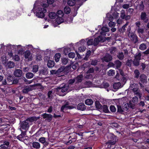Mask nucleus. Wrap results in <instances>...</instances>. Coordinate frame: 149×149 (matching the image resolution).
<instances>
[{
  "label": "nucleus",
  "mask_w": 149,
  "mask_h": 149,
  "mask_svg": "<svg viewBox=\"0 0 149 149\" xmlns=\"http://www.w3.org/2000/svg\"><path fill=\"white\" fill-rule=\"evenodd\" d=\"M14 78L15 77L11 75L6 76L5 79L2 81L0 86H6V85H12V82Z\"/></svg>",
  "instance_id": "f257e3e1"
},
{
  "label": "nucleus",
  "mask_w": 149,
  "mask_h": 149,
  "mask_svg": "<svg viewBox=\"0 0 149 149\" xmlns=\"http://www.w3.org/2000/svg\"><path fill=\"white\" fill-rule=\"evenodd\" d=\"M44 8L43 6L41 7H38L37 8L36 10V16L39 18H43L45 16V13L47 12V9L45 8V5L46 6V4L44 3L43 4Z\"/></svg>",
  "instance_id": "f03ea898"
},
{
  "label": "nucleus",
  "mask_w": 149,
  "mask_h": 149,
  "mask_svg": "<svg viewBox=\"0 0 149 149\" xmlns=\"http://www.w3.org/2000/svg\"><path fill=\"white\" fill-rule=\"evenodd\" d=\"M10 125L8 124L1 125L0 126V134L2 136H7L8 134V131Z\"/></svg>",
  "instance_id": "7ed1b4c3"
},
{
  "label": "nucleus",
  "mask_w": 149,
  "mask_h": 149,
  "mask_svg": "<svg viewBox=\"0 0 149 149\" xmlns=\"http://www.w3.org/2000/svg\"><path fill=\"white\" fill-rule=\"evenodd\" d=\"M77 104L72 103H70L69 102L67 101L65 102V104L62 105L61 108V111L64 112V110L65 109H76Z\"/></svg>",
  "instance_id": "20e7f679"
},
{
  "label": "nucleus",
  "mask_w": 149,
  "mask_h": 149,
  "mask_svg": "<svg viewBox=\"0 0 149 149\" xmlns=\"http://www.w3.org/2000/svg\"><path fill=\"white\" fill-rule=\"evenodd\" d=\"M147 77L144 74H141L139 76V79L141 81L139 83L140 86L141 88L144 87V85L143 84H146L147 82Z\"/></svg>",
  "instance_id": "39448f33"
},
{
  "label": "nucleus",
  "mask_w": 149,
  "mask_h": 149,
  "mask_svg": "<svg viewBox=\"0 0 149 149\" xmlns=\"http://www.w3.org/2000/svg\"><path fill=\"white\" fill-rule=\"evenodd\" d=\"M29 127V123L26 120H24L21 122L20 123V129L24 130H27L28 129Z\"/></svg>",
  "instance_id": "423d86ee"
},
{
  "label": "nucleus",
  "mask_w": 149,
  "mask_h": 149,
  "mask_svg": "<svg viewBox=\"0 0 149 149\" xmlns=\"http://www.w3.org/2000/svg\"><path fill=\"white\" fill-rule=\"evenodd\" d=\"M138 101V97L136 96H135L132 99V101H130L128 104V107L132 109H133L134 107L135 104H136Z\"/></svg>",
  "instance_id": "0eeeda50"
},
{
  "label": "nucleus",
  "mask_w": 149,
  "mask_h": 149,
  "mask_svg": "<svg viewBox=\"0 0 149 149\" xmlns=\"http://www.w3.org/2000/svg\"><path fill=\"white\" fill-rule=\"evenodd\" d=\"M130 88L134 92H137L139 90L138 85L137 84L133 83L130 85Z\"/></svg>",
  "instance_id": "6e6552de"
},
{
  "label": "nucleus",
  "mask_w": 149,
  "mask_h": 149,
  "mask_svg": "<svg viewBox=\"0 0 149 149\" xmlns=\"http://www.w3.org/2000/svg\"><path fill=\"white\" fill-rule=\"evenodd\" d=\"M129 34V37H130L131 40L133 41L134 43H136L138 41V37L133 33H132Z\"/></svg>",
  "instance_id": "1a4fd4ad"
},
{
  "label": "nucleus",
  "mask_w": 149,
  "mask_h": 149,
  "mask_svg": "<svg viewBox=\"0 0 149 149\" xmlns=\"http://www.w3.org/2000/svg\"><path fill=\"white\" fill-rule=\"evenodd\" d=\"M116 143V141H115L113 142L108 141L106 142V144L107 145V148L109 149H115V145Z\"/></svg>",
  "instance_id": "9d476101"
},
{
  "label": "nucleus",
  "mask_w": 149,
  "mask_h": 149,
  "mask_svg": "<svg viewBox=\"0 0 149 149\" xmlns=\"http://www.w3.org/2000/svg\"><path fill=\"white\" fill-rule=\"evenodd\" d=\"M42 116L44 118L46 119V120L48 122H50L52 119L53 116L50 114L45 113L42 114Z\"/></svg>",
  "instance_id": "9b49d317"
},
{
  "label": "nucleus",
  "mask_w": 149,
  "mask_h": 149,
  "mask_svg": "<svg viewBox=\"0 0 149 149\" xmlns=\"http://www.w3.org/2000/svg\"><path fill=\"white\" fill-rule=\"evenodd\" d=\"M103 59L105 62H108L112 61L113 58L111 55L107 53L103 57Z\"/></svg>",
  "instance_id": "f8f14e48"
},
{
  "label": "nucleus",
  "mask_w": 149,
  "mask_h": 149,
  "mask_svg": "<svg viewBox=\"0 0 149 149\" xmlns=\"http://www.w3.org/2000/svg\"><path fill=\"white\" fill-rule=\"evenodd\" d=\"M26 135V131L22 132L21 133L18 135L17 137V139L21 141H23L25 139V137Z\"/></svg>",
  "instance_id": "ddd939ff"
},
{
  "label": "nucleus",
  "mask_w": 149,
  "mask_h": 149,
  "mask_svg": "<svg viewBox=\"0 0 149 149\" xmlns=\"http://www.w3.org/2000/svg\"><path fill=\"white\" fill-rule=\"evenodd\" d=\"M141 19L145 23H147L148 21V19L147 17V15L145 12H143L141 13Z\"/></svg>",
  "instance_id": "4468645a"
},
{
  "label": "nucleus",
  "mask_w": 149,
  "mask_h": 149,
  "mask_svg": "<svg viewBox=\"0 0 149 149\" xmlns=\"http://www.w3.org/2000/svg\"><path fill=\"white\" fill-rule=\"evenodd\" d=\"M76 109L78 110L84 111L86 109V106L84 103H80L77 106Z\"/></svg>",
  "instance_id": "2eb2a0df"
},
{
  "label": "nucleus",
  "mask_w": 149,
  "mask_h": 149,
  "mask_svg": "<svg viewBox=\"0 0 149 149\" xmlns=\"http://www.w3.org/2000/svg\"><path fill=\"white\" fill-rule=\"evenodd\" d=\"M14 74L16 77H21L22 74V72L20 69H16L14 72Z\"/></svg>",
  "instance_id": "dca6fc26"
},
{
  "label": "nucleus",
  "mask_w": 149,
  "mask_h": 149,
  "mask_svg": "<svg viewBox=\"0 0 149 149\" xmlns=\"http://www.w3.org/2000/svg\"><path fill=\"white\" fill-rule=\"evenodd\" d=\"M33 86L31 85L26 86L22 90V92L23 93H27L29 91L33 90Z\"/></svg>",
  "instance_id": "f3484780"
},
{
  "label": "nucleus",
  "mask_w": 149,
  "mask_h": 149,
  "mask_svg": "<svg viewBox=\"0 0 149 149\" xmlns=\"http://www.w3.org/2000/svg\"><path fill=\"white\" fill-rule=\"evenodd\" d=\"M31 54V52L29 50H27L25 51L24 52V57L26 59H28V60L29 61H30V60L31 61V58H30V59H29V56Z\"/></svg>",
  "instance_id": "a211bd4d"
},
{
  "label": "nucleus",
  "mask_w": 149,
  "mask_h": 149,
  "mask_svg": "<svg viewBox=\"0 0 149 149\" xmlns=\"http://www.w3.org/2000/svg\"><path fill=\"white\" fill-rule=\"evenodd\" d=\"M114 63L116 68L117 69H119L120 68L122 65L121 62L118 60H116Z\"/></svg>",
  "instance_id": "6ab92c4d"
},
{
  "label": "nucleus",
  "mask_w": 149,
  "mask_h": 149,
  "mask_svg": "<svg viewBox=\"0 0 149 149\" xmlns=\"http://www.w3.org/2000/svg\"><path fill=\"white\" fill-rule=\"evenodd\" d=\"M56 22L58 24H60L64 22V19L62 17L57 16L56 19Z\"/></svg>",
  "instance_id": "aec40b11"
},
{
  "label": "nucleus",
  "mask_w": 149,
  "mask_h": 149,
  "mask_svg": "<svg viewBox=\"0 0 149 149\" xmlns=\"http://www.w3.org/2000/svg\"><path fill=\"white\" fill-rule=\"evenodd\" d=\"M95 105L96 108L97 109H102V106L100 102L98 100H96L95 102Z\"/></svg>",
  "instance_id": "412c9836"
},
{
  "label": "nucleus",
  "mask_w": 149,
  "mask_h": 149,
  "mask_svg": "<svg viewBox=\"0 0 149 149\" xmlns=\"http://www.w3.org/2000/svg\"><path fill=\"white\" fill-rule=\"evenodd\" d=\"M32 146L34 148L38 149L40 148V145L39 143L37 142H33L32 143Z\"/></svg>",
  "instance_id": "4be33fe9"
},
{
  "label": "nucleus",
  "mask_w": 149,
  "mask_h": 149,
  "mask_svg": "<svg viewBox=\"0 0 149 149\" xmlns=\"http://www.w3.org/2000/svg\"><path fill=\"white\" fill-rule=\"evenodd\" d=\"M102 109L103 110V111L106 113H110V112L109 111L108 109V107L107 105H103L102 106Z\"/></svg>",
  "instance_id": "5701e85b"
},
{
  "label": "nucleus",
  "mask_w": 149,
  "mask_h": 149,
  "mask_svg": "<svg viewBox=\"0 0 149 149\" xmlns=\"http://www.w3.org/2000/svg\"><path fill=\"white\" fill-rule=\"evenodd\" d=\"M109 139L108 141H110L112 142H113V141H115L116 142V140H117V136L113 134L110 135L109 136Z\"/></svg>",
  "instance_id": "b1692460"
},
{
  "label": "nucleus",
  "mask_w": 149,
  "mask_h": 149,
  "mask_svg": "<svg viewBox=\"0 0 149 149\" xmlns=\"http://www.w3.org/2000/svg\"><path fill=\"white\" fill-rule=\"evenodd\" d=\"M49 17L52 19H54L57 16L56 13L54 12H51L49 13L48 15Z\"/></svg>",
  "instance_id": "393cba45"
},
{
  "label": "nucleus",
  "mask_w": 149,
  "mask_h": 149,
  "mask_svg": "<svg viewBox=\"0 0 149 149\" xmlns=\"http://www.w3.org/2000/svg\"><path fill=\"white\" fill-rule=\"evenodd\" d=\"M121 86V84L120 82L114 83L113 84V87L114 89H118Z\"/></svg>",
  "instance_id": "a878e982"
},
{
  "label": "nucleus",
  "mask_w": 149,
  "mask_h": 149,
  "mask_svg": "<svg viewBox=\"0 0 149 149\" xmlns=\"http://www.w3.org/2000/svg\"><path fill=\"white\" fill-rule=\"evenodd\" d=\"M61 54L59 53H56L54 56L55 60L56 62H57L59 61L61 57Z\"/></svg>",
  "instance_id": "bb28decb"
},
{
  "label": "nucleus",
  "mask_w": 149,
  "mask_h": 149,
  "mask_svg": "<svg viewBox=\"0 0 149 149\" xmlns=\"http://www.w3.org/2000/svg\"><path fill=\"white\" fill-rule=\"evenodd\" d=\"M85 104L88 105H91L93 103V101L91 99H87L85 101Z\"/></svg>",
  "instance_id": "cd10ccee"
},
{
  "label": "nucleus",
  "mask_w": 149,
  "mask_h": 149,
  "mask_svg": "<svg viewBox=\"0 0 149 149\" xmlns=\"http://www.w3.org/2000/svg\"><path fill=\"white\" fill-rule=\"evenodd\" d=\"M54 61L51 60L48 61L47 65L49 68H52L54 66Z\"/></svg>",
  "instance_id": "c85d7f7f"
},
{
  "label": "nucleus",
  "mask_w": 149,
  "mask_h": 149,
  "mask_svg": "<svg viewBox=\"0 0 149 149\" xmlns=\"http://www.w3.org/2000/svg\"><path fill=\"white\" fill-rule=\"evenodd\" d=\"M26 120L28 122H32L36 120V118L35 117L32 116L28 118Z\"/></svg>",
  "instance_id": "c756f323"
},
{
  "label": "nucleus",
  "mask_w": 149,
  "mask_h": 149,
  "mask_svg": "<svg viewBox=\"0 0 149 149\" xmlns=\"http://www.w3.org/2000/svg\"><path fill=\"white\" fill-rule=\"evenodd\" d=\"M67 3L69 6H72L75 5L76 2L74 0H68Z\"/></svg>",
  "instance_id": "7c9ffc66"
},
{
  "label": "nucleus",
  "mask_w": 149,
  "mask_h": 149,
  "mask_svg": "<svg viewBox=\"0 0 149 149\" xmlns=\"http://www.w3.org/2000/svg\"><path fill=\"white\" fill-rule=\"evenodd\" d=\"M64 11L65 14H68L70 12L71 9L70 7L66 6L64 8Z\"/></svg>",
  "instance_id": "2f4dec72"
},
{
  "label": "nucleus",
  "mask_w": 149,
  "mask_h": 149,
  "mask_svg": "<svg viewBox=\"0 0 149 149\" xmlns=\"http://www.w3.org/2000/svg\"><path fill=\"white\" fill-rule=\"evenodd\" d=\"M117 57L120 60H123L124 57L123 53L122 52L119 53L117 56Z\"/></svg>",
  "instance_id": "473e14b6"
},
{
  "label": "nucleus",
  "mask_w": 149,
  "mask_h": 149,
  "mask_svg": "<svg viewBox=\"0 0 149 149\" xmlns=\"http://www.w3.org/2000/svg\"><path fill=\"white\" fill-rule=\"evenodd\" d=\"M141 54L140 53H139L136 54L134 56V58L135 60L140 61L141 59Z\"/></svg>",
  "instance_id": "72a5a7b5"
},
{
  "label": "nucleus",
  "mask_w": 149,
  "mask_h": 149,
  "mask_svg": "<svg viewBox=\"0 0 149 149\" xmlns=\"http://www.w3.org/2000/svg\"><path fill=\"white\" fill-rule=\"evenodd\" d=\"M134 77L136 78H138L139 76L140 73L139 70L137 69H136L134 71Z\"/></svg>",
  "instance_id": "f704fd0d"
},
{
  "label": "nucleus",
  "mask_w": 149,
  "mask_h": 149,
  "mask_svg": "<svg viewBox=\"0 0 149 149\" xmlns=\"http://www.w3.org/2000/svg\"><path fill=\"white\" fill-rule=\"evenodd\" d=\"M34 74L31 72H29L26 74V76L27 79H31L33 77Z\"/></svg>",
  "instance_id": "c9c22d12"
},
{
  "label": "nucleus",
  "mask_w": 149,
  "mask_h": 149,
  "mask_svg": "<svg viewBox=\"0 0 149 149\" xmlns=\"http://www.w3.org/2000/svg\"><path fill=\"white\" fill-rule=\"evenodd\" d=\"M61 60L63 64L66 65L68 62V58H61Z\"/></svg>",
  "instance_id": "e433bc0d"
},
{
  "label": "nucleus",
  "mask_w": 149,
  "mask_h": 149,
  "mask_svg": "<svg viewBox=\"0 0 149 149\" xmlns=\"http://www.w3.org/2000/svg\"><path fill=\"white\" fill-rule=\"evenodd\" d=\"M146 44L142 43L140 45L139 48L142 50H144L146 49Z\"/></svg>",
  "instance_id": "4c0bfd02"
},
{
  "label": "nucleus",
  "mask_w": 149,
  "mask_h": 149,
  "mask_svg": "<svg viewBox=\"0 0 149 149\" xmlns=\"http://www.w3.org/2000/svg\"><path fill=\"white\" fill-rule=\"evenodd\" d=\"M93 45L94 46H96L99 43L100 41L97 38H95L94 39Z\"/></svg>",
  "instance_id": "58836bf2"
},
{
  "label": "nucleus",
  "mask_w": 149,
  "mask_h": 149,
  "mask_svg": "<svg viewBox=\"0 0 149 149\" xmlns=\"http://www.w3.org/2000/svg\"><path fill=\"white\" fill-rule=\"evenodd\" d=\"M8 68H13L15 65L14 63L11 61H9L8 62Z\"/></svg>",
  "instance_id": "ea45409f"
},
{
  "label": "nucleus",
  "mask_w": 149,
  "mask_h": 149,
  "mask_svg": "<svg viewBox=\"0 0 149 149\" xmlns=\"http://www.w3.org/2000/svg\"><path fill=\"white\" fill-rule=\"evenodd\" d=\"M109 109L113 113L115 112L116 111V109L115 107L113 105H111L110 106Z\"/></svg>",
  "instance_id": "a19ab883"
},
{
  "label": "nucleus",
  "mask_w": 149,
  "mask_h": 149,
  "mask_svg": "<svg viewBox=\"0 0 149 149\" xmlns=\"http://www.w3.org/2000/svg\"><path fill=\"white\" fill-rule=\"evenodd\" d=\"M132 62V59H128L126 62V65L129 67H131Z\"/></svg>",
  "instance_id": "79ce46f5"
},
{
  "label": "nucleus",
  "mask_w": 149,
  "mask_h": 149,
  "mask_svg": "<svg viewBox=\"0 0 149 149\" xmlns=\"http://www.w3.org/2000/svg\"><path fill=\"white\" fill-rule=\"evenodd\" d=\"M38 65H35L33 66V72H36L38 71Z\"/></svg>",
  "instance_id": "37998d69"
},
{
  "label": "nucleus",
  "mask_w": 149,
  "mask_h": 149,
  "mask_svg": "<svg viewBox=\"0 0 149 149\" xmlns=\"http://www.w3.org/2000/svg\"><path fill=\"white\" fill-rule=\"evenodd\" d=\"M82 75H79L77 76L76 77L77 82L78 83L81 82L82 80Z\"/></svg>",
  "instance_id": "c03bdc74"
},
{
  "label": "nucleus",
  "mask_w": 149,
  "mask_h": 149,
  "mask_svg": "<svg viewBox=\"0 0 149 149\" xmlns=\"http://www.w3.org/2000/svg\"><path fill=\"white\" fill-rule=\"evenodd\" d=\"M57 16H60V17H63V12L61 10H58L57 12Z\"/></svg>",
  "instance_id": "a18cd8bd"
},
{
  "label": "nucleus",
  "mask_w": 149,
  "mask_h": 149,
  "mask_svg": "<svg viewBox=\"0 0 149 149\" xmlns=\"http://www.w3.org/2000/svg\"><path fill=\"white\" fill-rule=\"evenodd\" d=\"M7 105L4 104H0V110L3 111L6 110L5 108L4 107H7Z\"/></svg>",
  "instance_id": "49530a36"
},
{
  "label": "nucleus",
  "mask_w": 149,
  "mask_h": 149,
  "mask_svg": "<svg viewBox=\"0 0 149 149\" xmlns=\"http://www.w3.org/2000/svg\"><path fill=\"white\" fill-rule=\"evenodd\" d=\"M61 89V91L62 93H64L66 91L68 90V87L66 86H64L62 87Z\"/></svg>",
  "instance_id": "de8ad7c7"
},
{
  "label": "nucleus",
  "mask_w": 149,
  "mask_h": 149,
  "mask_svg": "<svg viewBox=\"0 0 149 149\" xmlns=\"http://www.w3.org/2000/svg\"><path fill=\"white\" fill-rule=\"evenodd\" d=\"M139 61L138 60H134L132 61L133 63L134 66H138L139 65Z\"/></svg>",
  "instance_id": "09e8293b"
},
{
  "label": "nucleus",
  "mask_w": 149,
  "mask_h": 149,
  "mask_svg": "<svg viewBox=\"0 0 149 149\" xmlns=\"http://www.w3.org/2000/svg\"><path fill=\"white\" fill-rule=\"evenodd\" d=\"M108 73V75L109 76H113L115 74V71L114 70H110Z\"/></svg>",
  "instance_id": "8fccbe9b"
},
{
  "label": "nucleus",
  "mask_w": 149,
  "mask_h": 149,
  "mask_svg": "<svg viewBox=\"0 0 149 149\" xmlns=\"http://www.w3.org/2000/svg\"><path fill=\"white\" fill-rule=\"evenodd\" d=\"M144 6L143 1H141V3L139 5V9L141 10H143L144 8Z\"/></svg>",
  "instance_id": "3c124183"
},
{
  "label": "nucleus",
  "mask_w": 149,
  "mask_h": 149,
  "mask_svg": "<svg viewBox=\"0 0 149 149\" xmlns=\"http://www.w3.org/2000/svg\"><path fill=\"white\" fill-rule=\"evenodd\" d=\"M93 40L90 39L87 42V44L88 46L92 45L93 44Z\"/></svg>",
  "instance_id": "603ef678"
},
{
  "label": "nucleus",
  "mask_w": 149,
  "mask_h": 149,
  "mask_svg": "<svg viewBox=\"0 0 149 149\" xmlns=\"http://www.w3.org/2000/svg\"><path fill=\"white\" fill-rule=\"evenodd\" d=\"M117 112L120 113H122L123 112V111L120 105H117Z\"/></svg>",
  "instance_id": "864d4df0"
},
{
  "label": "nucleus",
  "mask_w": 149,
  "mask_h": 149,
  "mask_svg": "<svg viewBox=\"0 0 149 149\" xmlns=\"http://www.w3.org/2000/svg\"><path fill=\"white\" fill-rule=\"evenodd\" d=\"M75 54L74 52H70L68 54V56L71 58H73L75 57Z\"/></svg>",
  "instance_id": "5fc2aeb1"
},
{
  "label": "nucleus",
  "mask_w": 149,
  "mask_h": 149,
  "mask_svg": "<svg viewBox=\"0 0 149 149\" xmlns=\"http://www.w3.org/2000/svg\"><path fill=\"white\" fill-rule=\"evenodd\" d=\"M84 84L88 86H91L92 85V83L90 81H86L84 83Z\"/></svg>",
  "instance_id": "6e6d98bb"
},
{
  "label": "nucleus",
  "mask_w": 149,
  "mask_h": 149,
  "mask_svg": "<svg viewBox=\"0 0 149 149\" xmlns=\"http://www.w3.org/2000/svg\"><path fill=\"white\" fill-rule=\"evenodd\" d=\"M144 29L143 28H138L137 29V32L139 33L142 34L144 33Z\"/></svg>",
  "instance_id": "4d7b16f0"
},
{
  "label": "nucleus",
  "mask_w": 149,
  "mask_h": 149,
  "mask_svg": "<svg viewBox=\"0 0 149 149\" xmlns=\"http://www.w3.org/2000/svg\"><path fill=\"white\" fill-rule=\"evenodd\" d=\"M125 15V11H122L120 14L121 18L123 19H124Z\"/></svg>",
  "instance_id": "13d9d810"
},
{
  "label": "nucleus",
  "mask_w": 149,
  "mask_h": 149,
  "mask_svg": "<svg viewBox=\"0 0 149 149\" xmlns=\"http://www.w3.org/2000/svg\"><path fill=\"white\" fill-rule=\"evenodd\" d=\"M115 66V64H114V63H113L112 62H110V61L109 62V63L107 65V66L108 67H114Z\"/></svg>",
  "instance_id": "bf43d9fd"
},
{
  "label": "nucleus",
  "mask_w": 149,
  "mask_h": 149,
  "mask_svg": "<svg viewBox=\"0 0 149 149\" xmlns=\"http://www.w3.org/2000/svg\"><path fill=\"white\" fill-rule=\"evenodd\" d=\"M52 91H49L47 93L48 98L50 99L52 98Z\"/></svg>",
  "instance_id": "052dcab7"
},
{
  "label": "nucleus",
  "mask_w": 149,
  "mask_h": 149,
  "mask_svg": "<svg viewBox=\"0 0 149 149\" xmlns=\"http://www.w3.org/2000/svg\"><path fill=\"white\" fill-rule=\"evenodd\" d=\"M102 31H103L104 32H107L109 31V29L105 26H103L102 27L101 29Z\"/></svg>",
  "instance_id": "680f3d73"
},
{
  "label": "nucleus",
  "mask_w": 149,
  "mask_h": 149,
  "mask_svg": "<svg viewBox=\"0 0 149 149\" xmlns=\"http://www.w3.org/2000/svg\"><path fill=\"white\" fill-rule=\"evenodd\" d=\"M39 141L40 142L43 144L46 141L45 138V137H41L39 139Z\"/></svg>",
  "instance_id": "e2e57ef3"
},
{
  "label": "nucleus",
  "mask_w": 149,
  "mask_h": 149,
  "mask_svg": "<svg viewBox=\"0 0 149 149\" xmlns=\"http://www.w3.org/2000/svg\"><path fill=\"white\" fill-rule=\"evenodd\" d=\"M94 71V70L93 68H89L87 71V73H93Z\"/></svg>",
  "instance_id": "0e129e2a"
},
{
  "label": "nucleus",
  "mask_w": 149,
  "mask_h": 149,
  "mask_svg": "<svg viewBox=\"0 0 149 149\" xmlns=\"http://www.w3.org/2000/svg\"><path fill=\"white\" fill-rule=\"evenodd\" d=\"M97 61L96 60H92L91 61V64L93 65H95L97 64Z\"/></svg>",
  "instance_id": "69168bd1"
},
{
  "label": "nucleus",
  "mask_w": 149,
  "mask_h": 149,
  "mask_svg": "<svg viewBox=\"0 0 149 149\" xmlns=\"http://www.w3.org/2000/svg\"><path fill=\"white\" fill-rule=\"evenodd\" d=\"M64 70V68L62 67L59 68L57 70H56L57 72L58 73V74L63 72Z\"/></svg>",
  "instance_id": "338daca9"
},
{
  "label": "nucleus",
  "mask_w": 149,
  "mask_h": 149,
  "mask_svg": "<svg viewBox=\"0 0 149 149\" xmlns=\"http://www.w3.org/2000/svg\"><path fill=\"white\" fill-rule=\"evenodd\" d=\"M36 60L37 61H40L42 60V56L40 55H37L36 56Z\"/></svg>",
  "instance_id": "774afa93"
}]
</instances>
